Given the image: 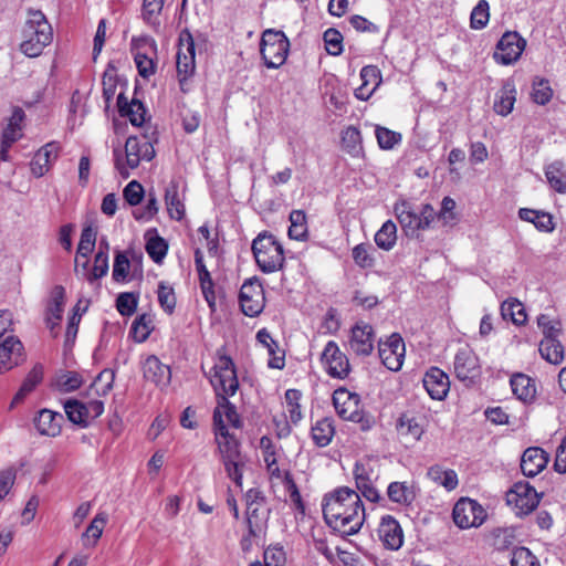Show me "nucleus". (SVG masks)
<instances>
[{
  "label": "nucleus",
  "instance_id": "0eeeda50",
  "mask_svg": "<svg viewBox=\"0 0 566 566\" xmlns=\"http://www.w3.org/2000/svg\"><path fill=\"white\" fill-rule=\"evenodd\" d=\"M252 252L258 266L264 273H273L283 266V247L272 234H259L252 242Z\"/></svg>",
  "mask_w": 566,
  "mask_h": 566
},
{
  "label": "nucleus",
  "instance_id": "864d4df0",
  "mask_svg": "<svg viewBox=\"0 0 566 566\" xmlns=\"http://www.w3.org/2000/svg\"><path fill=\"white\" fill-rule=\"evenodd\" d=\"M160 307L167 313L172 314L176 307V295L172 286L165 281H160L157 290Z\"/></svg>",
  "mask_w": 566,
  "mask_h": 566
},
{
  "label": "nucleus",
  "instance_id": "cd10ccee",
  "mask_svg": "<svg viewBox=\"0 0 566 566\" xmlns=\"http://www.w3.org/2000/svg\"><path fill=\"white\" fill-rule=\"evenodd\" d=\"M117 106L119 114L122 116L128 117L129 122L134 126H142L145 122V107L142 102L137 99H133L128 103V99L125 97L124 93H119L117 96Z\"/></svg>",
  "mask_w": 566,
  "mask_h": 566
},
{
  "label": "nucleus",
  "instance_id": "13d9d810",
  "mask_svg": "<svg viewBox=\"0 0 566 566\" xmlns=\"http://www.w3.org/2000/svg\"><path fill=\"white\" fill-rule=\"evenodd\" d=\"M537 325L544 334V338H556L562 332V324L558 319L552 318L547 314H541L537 317Z\"/></svg>",
  "mask_w": 566,
  "mask_h": 566
},
{
  "label": "nucleus",
  "instance_id": "c756f323",
  "mask_svg": "<svg viewBox=\"0 0 566 566\" xmlns=\"http://www.w3.org/2000/svg\"><path fill=\"white\" fill-rule=\"evenodd\" d=\"M518 217L523 221L533 223L538 231L551 233L555 229L553 217L548 212L521 208Z\"/></svg>",
  "mask_w": 566,
  "mask_h": 566
},
{
  "label": "nucleus",
  "instance_id": "4d7b16f0",
  "mask_svg": "<svg viewBox=\"0 0 566 566\" xmlns=\"http://www.w3.org/2000/svg\"><path fill=\"white\" fill-rule=\"evenodd\" d=\"M361 135L357 127L348 126L342 133V145L349 154H357L360 149Z\"/></svg>",
  "mask_w": 566,
  "mask_h": 566
},
{
  "label": "nucleus",
  "instance_id": "f3484780",
  "mask_svg": "<svg viewBox=\"0 0 566 566\" xmlns=\"http://www.w3.org/2000/svg\"><path fill=\"white\" fill-rule=\"evenodd\" d=\"M375 331L366 322L356 323L350 329L348 340L349 350L359 357H367L374 350Z\"/></svg>",
  "mask_w": 566,
  "mask_h": 566
},
{
  "label": "nucleus",
  "instance_id": "f704fd0d",
  "mask_svg": "<svg viewBox=\"0 0 566 566\" xmlns=\"http://www.w3.org/2000/svg\"><path fill=\"white\" fill-rule=\"evenodd\" d=\"M428 478L446 488L448 491H452L458 486V474L454 470H444L441 465H432L427 472Z\"/></svg>",
  "mask_w": 566,
  "mask_h": 566
},
{
  "label": "nucleus",
  "instance_id": "338daca9",
  "mask_svg": "<svg viewBox=\"0 0 566 566\" xmlns=\"http://www.w3.org/2000/svg\"><path fill=\"white\" fill-rule=\"evenodd\" d=\"M138 296L134 293H120L116 300V308L123 316H130L135 313Z\"/></svg>",
  "mask_w": 566,
  "mask_h": 566
},
{
  "label": "nucleus",
  "instance_id": "49530a36",
  "mask_svg": "<svg viewBox=\"0 0 566 566\" xmlns=\"http://www.w3.org/2000/svg\"><path fill=\"white\" fill-rule=\"evenodd\" d=\"M107 522L105 513H98L90 523L85 533L83 534V542L85 546L95 545L97 539L102 536L103 530Z\"/></svg>",
  "mask_w": 566,
  "mask_h": 566
},
{
  "label": "nucleus",
  "instance_id": "423d86ee",
  "mask_svg": "<svg viewBox=\"0 0 566 566\" xmlns=\"http://www.w3.org/2000/svg\"><path fill=\"white\" fill-rule=\"evenodd\" d=\"M155 156L153 145L146 140V137L139 139L135 136H129L125 143V163L122 159V151L118 148L114 149L115 167L123 178L129 177V170L138 167L142 160H151Z\"/></svg>",
  "mask_w": 566,
  "mask_h": 566
},
{
  "label": "nucleus",
  "instance_id": "de8ad7c7",
  "mask_svg": "<svg viewBox=\"0 0 566 566\" xmlns=\"http://www.w3.org/2000/svg\"><path fill=\"white\" fill-rule=\"evenodd\" d=\"M65 290L61 285H56L51 293V300L48 305L46 315L52 316L55 323H60L64 310Z\"/></svg>",
  "mask_w": 566,
  "mask_h": 566
},
{
  "label": "nucleus",
  "instance_id": "58836bf2",
  "mask_svg": "<svg viewBox=\"0 0 566 566\" xmlns=\"http://www.w3.org/2000/svg\"><path fill=\"white\" fill-rule=\"evenodd\" d=\"M397 241V227L391 220H387L375 234V243L379 249L390 251Z\"/></svg>",
  "mask_w": 566,
  "mask_h": 566
},
{
  "label": "nucleus",
  "instance_id": "9d476101",
  "mask_svg": "<svg viewBox=\"0 0 566 566\" xmlns=\"http://www.w3.org/2000/svg\"><path fill=\"white\" fill-rule=\"evenodd\" d=\"M398 220L407 235H413L419 230H426L436 218V211L430 205H423L419 211L402 205L396 208Z\"/></svg>",
  "mask_w": 566,
  "mask_h": 566
},
{
  "label": "nucleus",
  "instance_id": "bf43d9fd",
  "mask_svg": "<svg viewBox=\"0 0 566 566\" xmlns=\"http://www.w3.org/2000/svg\"><path fill=\"white\" fill-rule=\"evenodd\" d=\"M167 250L168 245L163 238L156 235L147 240L146 251L154 262L160 263L166 256Z\"/></svg>",
  "mask_w": 566,
  "mask_h": 566
},
{
  "label": "nucleus",
  "instance_id": "a18cd8bd",
  "mask_svg": "<svg viewBox=\"0 0 566 566\" xmlns=\"http://www.w3.org/2000/svg\"><path fill=\"white\" fill-rule=\"evenodd\" d=\"M532 99L538 105H546L553 97V90L549 81L542 77H535L532 83Z\"/></svg>",
  "mask_w": 566,
  "mask_h": 566
},
{
  "label": "nucleus",
  "instance_id": "09e8293b",
  "mask_svg": "<svg viewBox=\"0 0 566 566\" xmlns=\"http://www.w3.org/2000/svg\"><path fill=\"white\" fill-rule=\"evenodd\" d=\"M108 244H106L105 250H103L101 245L94 256V265L90 275H87V281L93 283L94 281L105 276L108 272Z\"/></svg>",
  "mask_w": 566,
  "mask_h": 566
},
{
  "label": "nucleus",
  "instance_id": "a211bd4d",
  "mask_svg": "<svg viewBox=\"0 0 566 566\" xmlns=\"http://www.w3.org/2000/svg\"><path fill=\"white\" fill-rule=\"evenodd\" d=\"M378 354L382 364L392 371L402 367L405 343L398 334H392L386 342H379Z\"/></svg>",
  "mask_w": 566,
  "mask_h": 566
},
{
  "label": "nucleus",
  "instance_id": "20e7f679",
  "mask_svg": "<svg viewBox=\"0 0 566 566\" xmlns=\"http://www.w3.org/2000/svg\"><path fill=\"white\" fill-rule=\"evenodd\" d=\"M52 28L41 11H30L23 28L21 52L29 57H36L52 41Z\"/></svg>",
  "mask_w": 566,
  "mask_h": 566
},
{
  "label": "nucleus",
  "instance_id": "4be33fe9",
  "mask_svg": "<svg viewBox=\"0 0 566 566\" xmlns=\"http://www.w3.org/2000/svg\"><path fill=\"white\" fill-rule=\"evenodd\" d=\"M423 387L434 400H443L450 390L449 376L438 367H431L423 376Z\"/></svg>",
  "mask_w": 566,
  "mask_h": 566
},
{
  "label": "nucleus",
  "instance_id": "69168bd1",
  "mask_svg": "<svg viewBox=\"0 0 566 566\" xmlns=\"http://www.w3.org/2000/svg\"><path fill=\"white\" fill-rule=\"evenodd\" d=\"M376 138L381 149H391L400 143L401 135L386 127L376 126Z\"/></svg>",
  "mask_w": 566,
  "mask_h": 566
},
{
  "label": "nucleus",
  "instance_id": "4468645a",
  "mask_svg": "<svg viewBox=\"0 0 566 566\" xmlns=\"http://www.w3.org/2000/svg\"><path fill=\"white\" fill-rule=\"evenodd\" d=\"M325 371L333 378L344 379L350 371L348 357L334 340L327 342L321 355Z\"/></svg>",
  "mask_w": 566,
  "mask_h": 566
},
{
  "label": "nucleus",
  "instance_id": "ddd939ff",
  "mask_svg": "<svg viewBox=\"0 0 566 566\" xmlns=\"http://www.w3.org/2000/svg\"><path fill=\"white\" fill-rule=\"evenodd\" d=\"M239 301L242 312L247 316L254 317L263 311L265 297L259 280L249 279L242 284Z\"/></svg>",
  "mask_w": 566,
  "mask_h": 566
},
{
  "label": "nucleus",
  "instance_id": "6ab92c4d",
  "mask_svg": "<svg viewBox=\"0 0 566 566\" xmlns=\"http://www.w3.org/2000/svg\"><path fill=\"white\" fill-rule=\"evenodd\" d=\"M23 344L14 335L0 340V374L11 370L24 360Z\"/></svg>",
  "mask_w": 566,
  "mask_h": 566
},
{
  "label": "nucleus",
  "instance_id": "8fccbe9b",
  "mask_svg": "<svg viewBox=\"0 0 566 566\" xmlns=\"http://www.w3.org/2000/svg\"><path fill=\"white\" fill-rule=\"evenodd\" d=\"M83 384L82 376L76 371H63L55 380V388L61 392H71L81 387Z\"/></svg>",
  "mask_w": 566,
  "mask_h": 566
},
{
  "label": "nucleus",
  "instance_id": "680f3d73",
  "mask_svg": "<svg viewBox=\"0 0 566 566\" xmlns=\"http://www.w3.org/2000/svg\"><path fill=\"white\" fill-rule=\"evenodd\" d=\"M328 54L337 56L343 51V35L336 29H327L323 35Z\"/></svg>",
  "mask_w": 566,
  "mask_h": 566
},
{
  "label": "nucleus",
  "instance_id": "79ce46f5",
  "mask_svg": "<svg viewBox=\"0 0 566 566\" xmlns=\"http://www.w3.org/2000/svg\"><path fill=\"white\" fill-rule=\"evenodd\" d=\"M290 222L289 237L297 241L306 240L307 222L305 212L303 210H293L290 213Z\"/></svg>",
  "mask_w": 566,
  "mask_h": 566
},
{
  "label": "nucleus",
  "instance_id": "39448f33",
  "mask_svg": "<svg viewBox=\"0 0 566 566\" xmlns=\"http://www.w3.org/2000/svg\"><path fill=\"white\" fill-rule=\"evenodd\" d=\"M210 384L212 385L217 398L232 397L239 389L235 365L231 357L226 355L224 349L217 350V358L210 373Z\"/></svg>",
  "mask_w": 566,
  "mask_h": 566
},
{
  "label": "nucleus",
  "instance_id": "a878e982",
  "mask_svg": "<svg viewBox=\"0 0 566 566\" xmlns=\"http://www.w3.org/2000/svg\"><path fill=\"white\" fill-rule=\"evenodd\" d=\"M57 157V146L54 143L46 144L42 148H40L30 166L32 175L36 178L42 177L50 168V164L52 160Z\"/></svg>",
  "mask_w": 566,
  "mask_h": 566
},
{
  "label": "nucleus",
  "instance_id": "ea45409f",
  "mask_svg": "<svg viewBox=\"0 0 566 566\" xmlns=\"http://www.w3.org/2000/svg\"><path fill=\"white\" fill-rule=\"evenodd\" d=\"M218 411L226 424L229 423L237 429L241 427L240 416L237 412L235 406L229 401V397L223 395V397L217 398V407L213 413Z\"/></svg>",
  "mask_w": 566,
  "mask_h": 566
},
{
  "label": "nucleus",
  "instance_id": "603ef678",
  "mask_svg": "<svg viewBox=\"0 0 566 566\" xmlns=\"http://www.w3.org/2000/svg\"><path fill=\"white\" fill-rule=\"evenodd\" d=\"M261 448L263 449V459L271 478L281 479L283 473L277 465L275 452L271 446L270 439L263 437L261 439Z\"/></svg>",
  "mask_w": 566,
  "mask_h": 566
},
{
  "label": "nucleus",
  "instance_id": "c9c22d12",
  "mask_svg": "<svg viewBox=\"0 0 566 566\" xmlns=\"http://www.w3.org/2000/svg\"><path fill=\"white\" fill-rule=\"evenodd\" d=\"M545 176L551 187L559 193H566V171L562 161L552 163L546 167Z\"/></svg>",
  "mask_w": 566,
  "mask_h": 566
},
{
  "label": "nucleus",
  "instance_id": "b1692460",
  "mask_svg": "<svg viewBox=\"0 0 566 566\" xmlns=\"http://www.w3.org/2000/svg\"><path fill=\"white\" fill-rule=\"evenodd\" d=\"M548 462L546 452L541 448H528L521 459V470L525 476L533 478L542 472Z\"/></svg>",
  "mask_w": 566,
  "mask_h": 566
},
{
  "label": "nucleus",
  "instance_id": "dca6fc26",
  "mask_svg": "<svg viewBox=\"0 0 566 566\" xmlns=\"http://www.w3.org/2000/svg\"><path fill=\"white\" fill-rule=\"evenodd\" d=\"M453 370L455 377L461 381L473 382L480 376L479 357L469 346L458 349L453 360Z\"/></svg>",
  "mask_w": 566,
  "mask_h": 566
},
{
  "label": "nucleus",
  "instance_id": "aec40b11",
  "mask_svg": "<svg viewBox=\"0 0 566 566\" xmlns=\"http://www.w3.org/2000/svg\"><path fill=\"white\" fill-rule=\"evenodd\" d=\"M378 537L385 548L399 549L403 544V533L398 521L391 515L381 517L378 526Z\"/></svg>",
  "mask_w": 566,
  "mask_h": 566
},
{
  "label": "nucleus",
  "instance_id": "052dcab7",
  "mask_svg": "<svg viewBox=\"0 0 566 566\" xmlns=\"http://www.w3.org/2000/svg\"><path fill=\"white\" fill-rule=\"evenodd\" d=\"M489 3L486 0H480L471 12V28L475 30L483 29L489 21Z\"/></svg>",
  "mask_w": 566,
  "mask_h": 566
},
{
  "label": "nucleus",
  "instance_id": "6e6552de",
  "mask_svg": "<svg viewBox=\"0 0 566 566\" xmlns=\"http://www.w3.org/2000/svg\"><path fill=\"white\" fill-rule=\"evenodd\" d=\"M290 41L282 31L268 29L263 32L260 53L268 69H279L287 57Z\"/></svg>",
  "mask_w": 566,
  "mask_h": 566
},
{
  "label": "nucleus",
  "instance_id": "473e14b6",
  "mask_svg": "<svg viewBox=\"0 0 566 566\" xmlns=\"http://www.w3.org/2000/svg\"><path fill=\"white\" fill-rule=\"evenodd\" d=\"M334 434L335 428L331 418H322L312 427V439L319 448L328 446Z\"/></svg>",
  "mask_w": 566,
  "mask_h": 566
},
{
  "label": "nucleus",
  "instance_id": "e433bc0d",
  "mask_svg": "<svg viewBox=\"0 0 566 566\" xmlns=\"http://www.w3.org/2000/svg\"><path fill=\"white\" fill-rule=\"evenodd\" d=\"M165 202L170 218L181 220L185 217V206L179 197L177 185L171 184L167 187Z\"/></svg>",
  "mask_w": 566,
  "mask_h": 566
},
{
  "label": "nucleus",
  "instance_id": "f257e3e1",
  "mask_svg": "<svg viewBox=\"0 0 566 566\" xmlns=\"http://www.w3.org/2000/svg\"><path fill=\"white\" fill-rule=\"evenodd\" d=\"M322 510L326 524L343 536L358 533L365 521L360 495L347 486L326 494Z\"/></svg>",
  "mask_w": 566,
  "mask_h": 566
},
{
  "label": "nucleus",
  "instance_id": "3c124183",
  "mask_svg": "<svg viewBox=\"0 0 566 566\" xmlns=\"http://www.w3.org/2000/svg\"><path fill=\"white\" fill-rule=\"evenodd\" d=\"M115 380V371L113 369H104L101 371L93 384L91 385V390L94 391L97 396H106L113 388Z\"/></svg>",
  "mask_w": 566,
  "mask_h": 566
},
{
  "label": "nucleus",
  "instance_id": "a19ab883",
  "mask_svg": "<svg viewBox=\"0 0 566 566\" xmlns=\"http://www.w3.org/2000/svg\"><path fill=\"white\" fill-rule=\"evenodd\" d=\"M501 315L504 319H511L515 325H522L526 321V312L523 304L515 300H506L501 305Z\"/></svg>",
  "mask_w": 566,
  "mask_h": 566
},
{
  "label": "nucleus",
  "instance_id": "1a4fd4ad",
  "mask_svg": "<svg viewBox=\"0 0 566 566\" xmlns=\"http://www.w3.org/2000/svg\"><path fill=\"white\" fill-rule=\"evenodd\" d=\"M196 48L192 35L185 31L179 36V45L177 52V74L181 91L186 92L187 80L193 75L196 70Z\"/></svg>",
  "mask_w": 566,
  "mask_h": 566
},
{
  "label": "nucleus",
  "instance_id": "bb28decb",
  "mask_svg": "<svg viewBox=\"0 0 566 566\" xmlns=\"http://www.w3.org/2000/svg\"><path fill=\"white\" fill-rule=\"evenodd\" d=\"M516 101V88L512 81H506L496 93L494 101V112L501 116H507L514 107Z\"/></svg>",
  "mask_w": 566,
  "mask_h": 566
},
{
  "label": "nucleus",
  "instance_id": "f03ea898",
  "mask_svg": "<svg viewBox=\"0 0 566 566\" xmlns=\"http://www.w3.org/2000/svg\"><path fill=\"white\" fill-rule=\"evenodd\" d=\"M213 427L221 462L229 479L238 486L242 485V468L245 460L240 451L238 440L229 433L224 421L220 418L219 411L213 413Z\"/></svg>",
  "mask_w": 566,
  "mask_h": 566
},
{
  "label": "nucleus",
  "instance_id": "774afa93",
  "mask_svg": "<svg viewBox=\"0 0 566 566\" xmlns=\"http://www.w3.org/2000/svg\"><path fill=\"white\" fill-rule=\"evenodd\" d=\"M264 564L259 562L251 564V566H284L285 553L281 547H269L264 551Z\"/></svg>",
  "mask_w": 566,
  "mask_h": 566
},
{
  "label": "nucleus",
  "instance_id": "4c0bfd02",
  "mask_svg": "<svg viewBox=\"0 0 566 566\" xmlns=\"http://www.w3.org/2000/svg\"><path fill=\"white\" fill-rule=\"evenodd\" d=\"M539 353L545 360L555 365L562 363L564 357L563 345L556 338H543L539 343Z\"/></svg>",
  "mask_w": 566,
  "mask_h": 566
},
{
  "label": "nucleus",
  "instance_id": "5701e85b",
  "mask_svg": "<svg viewBox=\"0 0 566 566\" xmlns=\"http://www.w3.org/2000/svg\"><path fill=\"white\" fill-rule=\"evenodd\" d=\"M144 378L155 384L157 387L165 388L170 384L171 371L168 365L163 364L157 356H148L143 364Z\"/></svg>",
  "mask_w": 566,
  "mask_h": 566
},
{
  "label": "nucleus",
  "instance_id": "7ed1b4c3",
  "mask_svg": "<svg viewBox=\"0 0 566 566\" xmlns=\"http://www.w3.org/2000/svg\"><path fill=\"white\" fill-rule=\"evenodd\" d=\"M244 500L248 535L242 538L241 545L243 549H248L251 545L250 539L260 537L265 532L271 510L266 496L258 488L248 490Z\"/></svg>",
  "mask_w": 566,
  "mask_h": 566
},
{
  "label": "nucleus",
  "instance_id": "2eb2a0df",
  "mask_svg": "<svg viewBox=\"0 0 566 566\" xmlns=\"http://www.w3.org/2000/svg\"><path fill=\"white\" fill-rule=\"evenodd\" d=\"M525 45L526 41L517 32H505L496 44L493 57L499 64H513L520 59Z\"/></svg>",
  "mask_w": 566,
  "mask_h": 566
},
{
  "label": "nucleus",
  "instance_id": "37998d69",
  "mask_svg": "<svg viewBox=\"0 0 566 566\" xmlns=\"http://www.w3.org/2000/svg\"><path fill=\"white\" fill-rule=\"evenodd\" d=\"M64 411L71 422L81 427H87L88 417L85 403L75 399H69L64 402Z\"/></svg>",
  "mask_w": 566,
  "mask_h": 566
},
{
  "label": "nucleus",
  "instance_id": "7c9ffc66",
  "mask_svg": "<svg viewBox=\"0 0 566 566\" xmlns=\"http://www.w3.org/2000/svg\"><path fill=\"white\" fill-rule=\"evenodd\" d=\"M43 379V366L40 364H36L30 373L24 378L21 387L14 395L10 408H14L19 403H21L24 398L31 394L35 387L42 381Z\"/></svg>",
  "mask_w": 566,
  "mask_h": 566
},
{
  "label": "nucleus",
  "instance_id": "c03bdc74",
  "mask_svg": "<svg viewBox=\"0 0 566 566\" xmlns=\"http://www.w3.org/2000/svg\"><path fill=\"white\" fill-rule=\"evenodd\" d=\"M302 392L297 389H287L285 391V410L290 421L297 424L302 419L301 401Z\"/></svg>",
  "mask_w": 566,
  "mask_h": 566
},
{
  "label": "nucleus",
  "instance_id": "2f4dec72",
  "mask_svg": "<svg viewBox=\"0 0 566 566\" xmlns=\"http://www.w3.org/2000/svg\"><path fill=\"white\" fill-rule=\"evenodd\" d=\"M396 429L400 437L410 441L420 440L424 431L417 418L408 413H403L399 417Z\"/></svg>",
  "mask_w": 566,
  "mask_h": 566
},
{
  "label": "nucleus",
  "instance_id": "72a5a7b5",
  "mask_svg": "<svg viewBox=\"0 0 566 566\" xmlns=\"http://www.w3.org/2000/svg\"><path fill=\"white\" fill-rule=\"evenodd\" d=\"M388 499L399 505H410L416 494L407 482H391L387 488Z\"/></svg>",
  "mask_w": 566,
  "mask_h": 566
},
{
  "label": "nucleus",
  "instance_id": "412c9836",
  "mask_svg": "<svg viewBox=\"0 0 566 566\" xmlns=\"http://www.w3.org/2000/svg\"><path fill=\"white\" fill-rule=\"evenodd\" d=\"M333 402L338 416L347 421L360 420L359 397L345 389L336 390L333 395Z\"/></svg>",
  "mask_w": 566,
  "mask_h": 566
},
{
  "label": "nucleus",
  "instance_id": "6e6d98bb",
  "mask_svg": "<svg viewBox=\"0 0 566 566\" xmlns=\"http://www.w3.org/2000/svg\"><path fill=\"white\" fill-rule=\"evenodd\" d=\"M96 241V231L87 226L81 233L80 243L76 251V256L86 259L93 251Z\"/></svg>",
  "mask_w": 566,
  "mask_h": 566
},
{
  "label": "nucleus",
  "instance_id": "f8f14e48",
  "mask_svg": "<svg viewBox=\"0 0 566 566\" xmlns=\"http://www.w3.org/2000/svg\"><path fill=\"white\" fill-rule=\"evenodd\" d=\"M506 502L516 510V514L526 515L537 507L539 497L528 482L521 481L506 493Z\"/></svg>",
  "mask_w": 566,
  "mask_h": 566
},
{
  "label": "nucleus",
  "instance_id": "393cba45",
  "mask_svg": "<svg viewBox=\"0 0 566 566\" xmlns=\"http://www.w3.org/2000/svg\"><path fill=\"white\" fill-rule=\"evenodd\" d=\"M63 421L64 418L62 413L54 412L50 409H42L39 411L34 423L40 434L56 437L61 432Z\"/></svg>",
  "mask_w": 566,
  "mask_h": 566
},
{
  "label": "nucleus",
  "instance_id": "c85d7f7f",
  "mask_svg": "<svg viewBox=\"0 0 566 566\" xmlns=\"http://www.w3.org/2000/svg\"><path fill=\"white\" fill-rule=\"evenodd\" d=\"M512 391L517 399L532 402L536 396L535 381L524 374H515L510 380Z\"/></svg>",
  "mask_w": 566,
  "mask_h": 566
},
{
  "label": "nucleus",
  "instance_id": "5fc2aeb1",
  "mask_svg": "<svg viewBox=\"0 0 566 566\" xmlns=\"http://www.w3.org/2000/svg\"><path fill=\"white\" fill-rule=\"evenodd\" d=\"M375 249L369 244H357L352 252L354 262L363 269L373 268L375 264Z\"/></svg>",
  "mask_w": 566,
  "mask_h": 566
},
{
  "label": "nucleus",
  "instance_id": "9b49d317",
  "mask_svg": "<svg viewBox=\"0 0 566 566\" xmlns=\"http://www.w3.org/2000/svg\"><path fill=\"white\" fill-rule=\"evenodd\" d=\"M452 517L457 526L465 530L482 525L486 518V512L478 501L462 497L455 503Z\"/></svg>",
  "mask_w": 566,
  "mask_h": 566
},
{
  "label": "nucleus",
  "instance_id": "e2e57ef3",
  "mask_svg": "<svg viewBox=\"0 0 566 566\" xmlns=\"http://www.w3.org/2000/svg\"><path fill=\"white\" fill-rule=\"evenodd\" d=\"M512 566H541L537 557L524 546L516 547L512 553Z\"/></svg>",
  "mask_w": 566,
  "mask_h": 566
},
{
  "label": "nucleus",
  "instance_id": "0e129e2a",
  "mask_svg": "<svg viewBox=\"0 0 566 566\" xmlns=\"http://www.w3.org/2000/svg\"><path fill=\"white\" fill-rule=\"evenodd\" d=\"M354 478L356 488L363 484L373 483L375 480V472L369 461H360L355 464Z\"/></svg>",
  "mask_w": 566,
  "mask_h": 566
}]
</instances>
